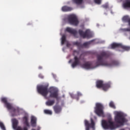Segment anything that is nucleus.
I'll use <instances>...</instances> for the list:
<instances>
[{"label":"nucleus","instance_id":"obj_1","mask_svg":"<svg viewBox=\"0 0 130 130\" xmlns=\"http://www.w3.org/2000/svg\"><path fill=\"white\" fill-rule=\"evenodd\" d=\"M115 122L111 121V120H103L102 121V125L104 129H115L117 127H118V124L122 125L124 122H126V119L124 117L123 115L119 112H116L115 116Z\"/></svg>","mask_w":130,"mask_h":130},{"label":"nucleus","instance_id":"obj_2","mask_svg":"<svg viewBox=\"0 0 130 130\" xmlns=\"http://www.w3.org/2000/svg\"><path fill=\"white\" fill-rule=\"evenodd\" d=\"M110 56V54L107 52H102L100 55L97 56V60L95 62V67L94 68H97L100 66H104L105 67H109L111 68V67H118L120 63L118 60H113L111 61V63H108L107 61L104 60L106 58H108Z\"/></svg>","mask_w":130,"mask_h":130},{"label":"nucleus","instance_id":"obj_3","mask_svg":"<svg viewBox=\"0 0 130 130\" xmlns=\"http://www.w3.org/2000/svg\"><path fill=\"white\" fill-rule=\"evenodd\" d=\"M37 91L44 97H46L48 94V84L41 85L37 87Z\"/></svg>","mask_w":130,"mask_h":130},{"label":"nucleus","instance_id":"obj_4","mask_svg":"<svg viewBox=\"0 0 130 130\" xmlns=\"http://www.w3.org/2000/svg\"><path fill=\"white\" fill-rule=\"evenodd\" d=\"M103 109H104V107L102 104L100 103H96L95 104L94 112L98 116H102V115H103Z\"/></svg>","mask_w":130,"mask_h":130},{"label":"nucleus","instance_id":"obj_5","mask_svg":"<svg viewBox=\"0 0 130 130\" xmlns=\"http://www.w3.org/2000/svg\"><path fill=\"white\" fill-rule=\"evenodd\" d=\"M49 92L50 93L49 97L50 98H55L57 101H58L59 98L58 97V90L57 89L51 87H50Z\"/></svg>","mask_w":130,"mask_h":130},{"label":"nucleus","instance_id":"obj_6","mask_svg":"<svg viewBox=\"0 0 130 130\" xmlns=\"http://www.w3.org/2000/svg\"><path fill=\"white\" fill-rule=\"evenodd\" d=\"M68 20L69 23H70L71 25L78 26L79 24V20H78V18H77V16L75 14L70 15L68 17Z\"/></svg>","mask_w":130,"mask_h":130},{"label":"nucleus","instance_id":"obj_7","mask_svg":"<svg viewBox=\"0 0 130 130\" xmlns=\"http://www.w3.org/2000/svg\"><path fill=\"white\" fill-rule=\"evenodd\" d=\"M1 101L2 102H3L4 104H5L6 107L8 110H12L13 112H16V110H19V108L14 107L11 105V103H8V101L7 100L6 98H2Z\"/></svg>","mask_w":130,"mask_h":130},{"label":"nucleus","instance_id":"obj_8","mask_svg":"<svg viewBox=\"0 0 130 130\" xmlns=\"http://www.w3.org/2000/svg\"><path fill=\"white\" fill-rule=\"evenodd\" d=\"M79 33L81 37H82L83 39L87 38V39H89V38L92 37L91 31L89 29H86L85 32L82 29H79Z\"/></svg>","mask_w":130,"mask_h":130},{"label":"nucleus","instance_id":"obj_9","mask_svg":"<svg viewBox=\"0 0 130 130\" xmlns=\"http://www.w3.org/2000/svg\"><path fill=\"white\" fill-rule=\"evenodd\" d=\"M93 40L90 41L89 42H86L83 44L81 43V42H75L73 43V45H76L78 47V48L81 49V48H84V47H87L88 45H90L92 42H93Z\"/></svg>","mask_w":130,"mask_h":130},{"label":"nucleus","instance_id":"obj_10","mask_svg":"<svg viewBox=\"0 0 130 130\" xmlns=\"http://www.w3.org/2000/svg\"><path fill=\"white\" fill-rule=\"evenodd\" d=\"M116 47H120L122 49L128 51L130 50V47L127 46H124L121 44H118L116 43H114L111 44V48L113 49L116 48Z\"/></svg>","mask_w":130,"mask_h":130},{"label":"nucleus","instance_id":"obj_11","mask_svg":"<svg viewBox=\"0 0 130 130\" xmlns=\"http://www.w3.org/2000/svg\"><path fill=\"white\" fill-rule=\"evenodd\" d=\"M91 123H89V121L85 120L84 123L86 127V130H90V127H91L94 129L95 128V122L92 118L90 119Z\"/></svg>","mask_w":130,"mask_h":130},{"label":"nucleus","instance_id":"obj_12","mask_svg":"<svg viewBox=\"0 0 130 130\" xmlns=\"http://www.w3.org/2000/svg\"><path fill=\"white\" fill-rule=\"evenodd\" d=\"M74 59V61L71 65L73 69H75L77 66H79L81 63V62L80 61V58H78V56H75Z\"/></svg>","mask_w":130,"mask_h":130},{"label":"nucleus","instance_id":"obj_13","mask_svg":"<svg viewBox=\"0 0 130 130\" xmlns=\"http://www.w3.org/2000/svg\"><path fill=\"white\" fill-rule=\"evenodd\" d=\"M53 109L55 113H56L57 114L60 113V112H61V110H62L61 106L59 105L57 103L53 107Z\"/></svg>","mask_w":130,"mask_h":130},{"label":"nucleus","instance_id":"obj_14","mask_svg":"<svg viewBox=\"0 0 130 130\" xmlns=\"http://www.w3.org/2000/svg\"><path fill=\"white\" fill-rule=\"evenodd\" d=\"M81 68L85 69V70H90V69H93V66H92V63L91 62L87 61L82 64Z\"/></svg>","mask_w":130,"mask_h":130},{"label":"nucleus","instance_id":"obj_15","mask_svg":"<svg viewBox=\"0 0 130 130\" xmlns=\"http://www.w3.org/2000/svg\"><path fill=\"white\" fill-rule=\"evenodd\" d=\"M111 87V82H108L104 83L103 85L102 89L104 91H107L109 88Z\"/></svg>","mask_w":130,"mask_h":130},{"label":"nucleus","instance_id":"obj_16","mask_svg":"<svg viewBox=\"0 0 130 130\" xmlns=\"http://www.w3.org/2000/svg\"><path fill=\"white\" fill-rule=\"evenodd\" d=\"M66 31L67 32H69V33H70V34H73L75 37H76V35H77V30L74 29H72L70 27H67L66 29Z\"/></svg>","mask_w":130,"mask_h":130},{"label":"nucleus","instance_id":"obj_17","mask_svg":"<svg viewBox=\"0 0 130 130\" xmlns=\"http://www.w3.org/2000/svg\"><path fill=\"white\" fill-rule=\"evenodd\" d=\"M62 12H71L73 11V8L68 6H63L61 8Z\"/></svg>","mask_w":130,"mask_h":130},{"label":"nucleus","instance_id":"obj_18","mask_svg":"<svg viewBox=\"0 0 130 130\" xmlns=\"http://www.w3.org/2000/svg\"><path fill=\"white\" fill-rule=\"evenodd\" d=\"M54 103H55V100H48L46 102V105H47V106H52L53 105H54Z\"/></svg>","mask_w":130,"mask_h":130},{"label":"nucleus","instance_id":"obj_19","mask_svg":"<svg viewBox=\"0 0 130 130\" xmlns=\"http://www.w3.org/2000/svg\"><path fill=\"white\" fill-rule=\"evenodd\" d=\"M36 121H37V118H36V117H35V116H32L30 121L31 126H33L34 127H35V126H36Z\"/></svg>","mask_w":130,"mask_h":130},{"label":"nucleus","instance_id":"obj_20","mask_svg":"<svg viewBox=\"0 0 130 130\" xmlns=\"http://www.w3.org/2000/svg\"><path fill=\"white\" fill-rule=\"evenodd\" d=\"M103 81L102 80H98L96 81V88L98 89H100L101 88H103Z\"/></svg>","mask_w":130,"mask_h":130},{"label":"nucleus","instance_id":"obj_21","mask_svg":"<svg viewBox=\"0 0 130 130\" xmlns=\"http://www.w3.org/2000/svg\"><path fill=\"white\" fill-rule=\"evenodd\" d=\"M123 7L124 9L130 8V0H125V2L123 4Z\"/></svg>","mask_w":130,"mask_h":130},{"label":"nucleus","instance_id":"obj_22","mask_svg":"<svg viewBox=\"0 0 130 130\" xmlns=\"http://www.w3.org/2000/svg\"><path fill=\"white\" fill-rule=\"evenodd\" d=\"M23 120L24 124L26 125V126H30V125H29V122H28V117H27L26 116L23 117Z\"/></svg>","mask_w":130,"mask_h":130},{"label":"nucleus","instance_id":"obj_23","mask_svg":"<svg viewBox=\"0 0 130 130\" xmlns=\"http://www.w3.org/2000/svg\"><path fill=\"white\" fill-rule=\"evenodd\" d=\"M84 0H72V3L73 4H76V5H82L83 4Z\"/></svg>","mask_w":130,"mask_h":130},{"label":"nucleus","instance_id":"obj_24","mask_svg":"<svg viewBox=\"0 0 130 130\" xmlns=\"http://www.w3.org/2000/svg\"><path fill=\"white\" fill-rule=\"evenodd\" d=\"M18 120L14 119L13 120V128H17V126H18Z\"/></svg>","mask_w":130,"mask_h":130},{"label":"nucleus","instance_id":"obj_25","mask_svg":"<svg viewBox=\"0 0 130 130\" xmlns=\"http://www.w3.org/2000/svg\"><path fill=\"white\" fill-rule=\"evenodd\" d=\"M122 21L125 23H129L130 21V18L127 16H125L122 18Z\"/></svg>","mask_w":130,"mask_h":130},{"label":"nucleus","instance_id":"obj_26","mask_svg":"<svg viewBox=\"0 0 130 130\" xmlns=\"http://www.w3.org/2000/svg\"><path fill=\"white\" fill-rule=\"evenodd\" d=\"M66 41H67V37L66 36V35H63L61 38V45H63Z\"/></svg>","mask_w":130,"mask_h":130},{"label":"nucleus","instance_id":"obj_27","mask_svg":"<svg viewBox=\"0 0 130 130\" xmlns=\"http://www.w3.org/2000/svg\"><path fill=\"white\" fill-rule=\"evenodd\" d=\"M44 113H45V114H49L50 115H51L52 114V111L49 110H44Z\"/></svg>","mask_w":130,"mask_h":130},{"label":"nucleus","instance_id":"obj_28","mask_svg":"<svg viewBox=\"0 0 130 130\" xmlns=\"http://www.w3.org/2000/svg\"><path fill=\"white\" fill-rule=\"evenodd\" d=\"M109 106L110 107H111V108H113V109H115L116 108L115 105H114V103H113V102H111L109 103Z\"/></svg>","mask_w":130,"mask_h":130},{"label":"nucleus","instance_id":"obj_29","mask_svg":"<svg viewBox=\"0 0 130 130\" xmlns=\"http://www.w3.org/2000/svg\"><path fill=\"white\" fill-rule=\"evenodd\" d=\"M0 127L2 130H7L6 129V126H5V124L2 122H0Z\"/></svg>","mask_w":130,"mask_h":130},{"label":"nucleus","instance_id":"obj_30","mask_svg":"<svg viewBox=\"0 0 130 130\" xmlns=\"http://www.w3.org/2000/svg\"><path fill=\"white\" fill-rule=\"evenodd\" d=\"M95 4H96L97 5H101V3L102 2V0H93Z\"/></svg>","mask_w":130,"mask_h":130},{"label":"nucleus","instance_id":"obj_31","mask_svg":"<svg viewBox=\"0 0 130 130\" xmlns=\"http://www.w3.org/2000/svg\"><path fill=\"white\" fill-rule=\"evenodd\" d=\"M17 130H28V128H27L26 126H24L23 128H22L21 127H18Z\"/></svg>","mask_w":130,"mask_h":130},{"label":"nucleus","instance_id":"obj_32","mask_svg":"<svg viewBox=\"0 0 130 130\" xmlns=\"http://www.w3.org/2000/svg\"><path fill=\"white\" fill-rule=\"evenodd\" d=\"M102 7L104 8V9H108L109 8L108 3H106L105 5H102Z\"/></svg>","mask_w":130,"mask_h":130},{"label":"nucleus","instance_id":"obj_33","mask_svg":"<svg viewBox=\"0 0 130 130\" xmlns=\"http://www.w3.org/2000/svg\"><path fill=\"white\" fill-rule=\"evenodd\" d=\"M77 96H78V97L83 96V94H82V93H81L80 91H78L77 92Z\"/></svg>","mask_w":130,"mask_h":130},{"label":"nucleus","instance_id":"obj_34","mask_svg":"<svg viewBox=\"0 0 130 130\" xmlns=\"http://www.w3.org/2000/svg\"><path fill=\"white\" fill-rule=\"evenodd\" d=\"M39 77L41 78V79H44V76H43V75H42V74H40L39 75Z\"/></svg>","mask_w":130,"mask_h":130},{"label":"nucleus","instance_id":"obj_35","mask_svg":"<svg viewBox=\"0 0 130 130\" xmlns=\"http://www.w3.org/2000/svg\"><path fill=\"white\" fill-rule=\"evenodd\" d=\"M70 46H71V44H70V43H67V47H70Z\"/></svg>","mask_w":130,"mask_h":130},{"label":"nucleus","instance_id":"obj_36","mask_svg":"<svg viewBox=\"0 0 130 130\" xmlns=\"http://www.w3.org/2000/svg\"><path fill=\"white\" fill-rule=\"evenodd\" d=\"M75 53H78V51H76V50H75V51H74V52H73V55H75Z\"/></svg>","mask_w":130,"mask_h":130},{"label":"nucleus","instance_id":"obj_37","mask_svg":"<svg viewBox=\"0 0 130 130\" xmlns=\"http://www.w3.org/2000/svg\"><path fill=\"white\" fill-rule=\"evenodd\" d=\"M39 70H42V66H39Z\"/></svg>","mask_w":130,"mask_h":130},{"label":"nucleus","instance_id":"obj_38","mask_svg":"<svg viewBox=\"0 0 130 130\" xmlns=\"http://www.w3.org/2000/svg\"><path fill=\"white\" fill-rule=\"evenodd\" d=\"M71 62H72V59H70V60L69 61V63H71Z\"/></svg>","mask_w":130,"mask_h":130},{"label":"nucleus","instance_id":"obj_39","mask_svg":"<svg viewBox=\"0 0 130 130\" xmlns=\"http://www.w3.org/2000/svg\"><path fill=\"white\" fill-rule=\"evenodd\" d=\"M37 130H40V127H38V128H37Z\"/></svg>","mask_w":130,"mask_h":130},{"label":"nucleus","instance_id":"obj_40","mask_svg":"<svg viewBox=\"0 0 130 130\" xmlns=\"http://www.w3.org/2000/svg\"><path fill=\"white\" fill-rule=\"evenodd\" d=\"M67 4H70V2H68Z\"/></svg>","mask_w":130,"mask_h":130},{"label":"nucleus","instance_id":"obj_41","mask_svg":"<svg viewBox=\"0 0 130 130\" xmlns=\"http://www.w3.org/2000/svg\"><path fill=\"white\" fill-rule=\"evenodd\" d=\"M78 100H79V98H77V101H78Z\"/></svg>","mask_w":130,"mask_h":130},{"label":"nucleus","instance_id":"obj_42","mask_svg":"<svg viewBox=\"0 0 130 130\" xmlns=\"http://www.w3.org/2000/svg\"><path fill=\"white\" fill-rule=\"evenodd\" d=\"M31 130H36L35 129H32Z\"/></svg>","mask_w":130,"mask_h":130},{"label":"nucleus","instance_id":"obj_43","mask_svg":"<svg viewBox=\"0 0 130 130\" xmlns=\"http://www.w3.org/2000/svg\"><path fill=\"white\" fill-rule=\"evenodd\" d=\"M71 97H73V95L71 94Z\"/></svg>","mask_w":130,"mask_h":130},{"label":"nucleus","instance_id":"obj_44","mask_svg":"<svg viewBox=\"0 0 130 130\" xmlns=\"http://www.w3.org/2000/svg\"><path fill=\"white\" fill-rule=\"evenodd\" d=\"M63 97H64V95H63Z\"/></svg>","mask_w":130,"mask_h":130}]
</instances>
